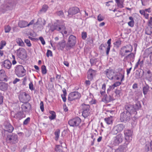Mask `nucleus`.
<instances>
[{"instance_id": "nucleus-1", "label": "nucleus", "mask_w": 152, "mask_h": 152, "mask_svg": "<svg viewBox=\"0 0 152 152\" xmlns=\"http://www.w3.org/2000/svg\"><path fill=\"white\" fill-rule=\"evenodd\" d=\"M76 38L75 36L73 35L69 36L68 42L66 45V49L67 50H70L72 47L75 46L76 43Z\"/></svg>"}, {"instance_id": "nucleus-2", "label": "nucleus", "mask_w": 152, "mask_h": 152, "mask_svg": "<svg viewBox=\"0 0 152 152\" xmlns=\"http://www.w3.org/2000/svg\"><path fill=\"white\" fill-rule=\"evenodd\" d=\"M132 115L130 112L124 111L120 115V120L122 122L125 123L129 121L132 118Z\"/></svg>"}, {"instance_id": "nucleus-3", "label": "nucleus", "mask_w": 152, "mask_h": 152, "mask_svg": "<svg viewBox=\"0 0 152 152\" xmlns=\"http://www.w3.org/2000/svg\"><path fill=\"white\" fill-rule=\"evenodd\" d=\"M6 141L8 143H15L18 141V136L15 134H9L7 135Z\"/></svg>"}, {"instance_id": "nucleus-4", "label": "nucleus", "mask_w": 152, "mask_h": 152, "mask_svg": "<svg viewBox=\"0 0 152 152\" xmlns=\"http://www.w3.org/2000/svg\"><path fill=\"white\" fill-rule=\"evenodd\" d=\"M132 50V47L131 45H126L121 48L120 54L121 56H124L127 53L131 52Z\"/></svg>"}, {"instance_id": "nucleus-5", "label": "nucleus", "mask_w": 152, "mask_h": 152, "mask_svg": "<svg viewBox=\"0 0 152 152\" xmlns=\"http://www.w3.org/2000/svg\"><path fill=\"white\" fill-rule=\"evenodd\" d=\"M15 68V72L18 77H22L25 75L26 70L22 65H17Z\"/></svg>"}, {"instance_id": "nucleus-6", "label": "nucleus", "mask_w": 152, "mask_h": 152, "mask_svg": "<svg viewBox=\"0 0 152 152\" xmlns=\"http://www.w3.org/2000/svg\"><path fill=\"white\" fill-rule=\"evenodd\" d=\"M124 137L123 134L119 133L113 138V144L115 145H118L123 142Z\"/></svg>"}, {"instance_id": "nucleus-7", "label": "nucleus", "mask_w": 152, "mask_h": 152, "mask_svg": "<svg viewBox=\"0 0 152 152\" xmlns=\"http://www.w3.org/2000/svg\"><path fill=\"white\" fill-rule=\"evenodd\" d=\"M17 56L22 59H26L27 57V53L25 49L20 48L16 50Z\"/></svg>"}, {"instance_id": "nucleus-8", "label": "nucleus", "mask_w": 152, "mask_h": 152, "mask_svg": "<svg viewBox=\"0 0 152 152\" xmlns=\"http://www.w3.org/2000/svg\"><path fill=\"white\" fill-rule=\"evenodd\" d=\"M19 98L20 102L23 103H26L30 99V96L25 92H22L20 93Z\"/></svg>"}, {"instance_id": "nucleus-9", "label": "nucleus", "mask_w": 152, "mask_h": 152, "mask_svg": "<svg viewBox=\"0 0 152 152\" xmlns=\"http://www.w3.org/2000/svg\"><path fill=\"white\" fill-rule=\"evenodd\" d=\"M81 122V119L77 117L69 120L68 124L70 126H77L79 125Z\"/></svg>"}, {"instance_id": "nucleus-10", "label": "nucleus", "mask_w": 152, "mask_h": 152, "mask_svg": "<svg viewBox=\"0 0 152 152\" xmlns=\"http://www.w3.org/2000/svg\"><path fill=\"white\" fill-rule=\"evenodd\" d=\"M80 96L81 95L78 92L75 91L72 92L69 94L68 100L70 101H72L75 99L80 98Z\"/></svg>"}, {"instance_id": "nucleus-11", "label": "nucleus", "mask_w": 152, "mask_h": 152, "mask_svg": "<svg viewBox=\"0 0 152 152\" xmlns=\"http://www.w3.org/2000/svg\"><path fill=\"white\" fill-rule=\"evenodd\" d=\"M125 127L122 124H119L114 126L111 131V133L113 134H117L118 132L122 131Z\"/></svg>"}, {"instance_id": "nucleus-12", "label": "nucleus", "mask_w": 152, "mask_h": 152, "mask_svg": "<svg viewBox=\"0 0 152 152\" xmlns=\"http://www.w3.org/2000/svg\"><path fill=\"white\" fill-rule=\"evenodd\" d=\"M124 107L125 112H130L132 114H136L137 113L135 109L134 108L133 106L129 104L126 103L125 104Z\"/></svg>"}, {"instance_id": "nucleus-13", "label": "nucleus", "mask_w": 152, "mask_h": 152, "mask_svg": "<svg viewBox=\"0 0 152 152\" xmlns=\"http://www.w3.org/2000/svg\"><path fill=\"white\" fill-rule=\"evenodd\" d=\"M107 77L110 79H115V72L114 70L111 69H107L104 71Z\"/></svg>"}, {"instance_id": "nucleus-14", "label": "nucleus", "mask_w": 152, "mask_h": 152, "mask_svg": "<svg viewBox=\"0 0 152 152\" xmlns=\"http://www.w3.org/2000/svg\"><path fill=\"white\" fill-rule=\"evenodd\" d=\"M125 139L128 142H130L132 139V132L130 130H126L124 131Z\"/></svg>"}, {"instance_id": "nucleus-15", "label": "nucleus", "mask_w": 152, "mask_h": 152, "mask_svg": "<svg viewBox=\"0 0 152 152\" xmlns=\"http://www.w3.org/2000/svg\"><path fill=\"white\" fill-rule=\"evenodd\" d=\"M96 71L91 69H89L87 72V78L90 80H93V77L95 76Z\"/></svg>"}, {"instance_id": "nucleus-16", "label": "nucleus", "mask_w": 152, "mask_h": 152, "mask_svg": "<svg viewBox=\"0 0 152 152\" xmlns=\"http://www.w3.org/2000/svg\"><path fill=\"white\" fill-rule=\"evenodd\" d=\"M103 96L104 97L102 99V101L105 103H108L114 99L113 97L110 95H109V96H108L107 94H105Z\"/></svg>"}, {"instance_id": "nucleus-17", "label": "nucleus", "mask_w": 152, "mask_h": 152, "mask_svg": "<svg viewBox=\"0 0 152 152\" xmlns=\"http://www.w3.org/2000/svg\"><path fill=\"white\" fill-rule=\"evenodd\" d=\"M60 27H58L57 26H56L54 27V29L57 30L58 31H60L61 30H62L61 31V33L63 34H66L67 33V31L66 29V28L65 27V26L64 25H61Z\"/></svg>"}, {"instance_id": "nucleus-18", "label": "nucleus", "mask_w": 152, "mask_h": 152, "mask_svg": "<svg viewBox=\"0 0 152 152\" xmlns=\"http://www.w3.org/2000/svg\"><path fill=\"white\" fill-rule=\"evenodd\" d=\"M2 65L5 68L10 69L12 66V63L9 60L7 59L2 62Z\"/></svg>"}, {"instance_id": "nucleus-19", "label": "nucleus", "mask_w": 152, "mask_h": 152, "mask_svg": "<svg viewBox=\"0 0 152 152\" xmlns=\"http://www.w3.org/2000/svg\"><path fill=\"white\" fill-rule=\"evenodd\" d=\"M0 80L1 81H7V78L5 72L3 69L0 70Z\"/></svg>"}, {"instance_id": "nucleus-20", "label": "nucleus", "mask_w": 152, "mask_h": 152, "mask_svg": "<svg viewBox=\"0 0 152 152\" xmlns=\"http://www.w3.org/2000/svg\"><path fill=\"white\" fill-rule=\"evenodd\" d=\"M31 105L29 103H26L21 105V108L23 111V112H26L28 111L31 108Z\"/></svg>"}, {"instance_id": "nucleus-21", "label": "nucleus", "mask_w": 152, "mask_h": 152, "mask_svg": "<svg viewBox=\"0 0 152 152\" xmlns=\"http://www.w3.org/2000/svg\"><path fill=\"white\" fill-rule=\"evenodd\" d=\"M66 44L65 41L62 40L58 43L57 47L58 50H62L66 46Z\"/></svg>"}, {"instance_id": "nucleus-22", "label": "nucleus", "mask_w": 152, "mask_h": 152, "mask_svg": "<svg viewBox=\"0 0 152 152\" xmlns=\"http://www.w3.org/2000/svg\"><path fill=\"white\" fill-rule=\"evenodd\" d=\"M6 131L11 133L14 130V127L9 123H7L5 125Z\"/></svg>"}, {"instance_id": "nucleus-23", "label": "nucleus", "mask_w": 152, "mask_h": 152, "mask_svg": "<svg viewBox=\"0 0 152 152\" xmlns=\"http://www.w3.org/2000/svg\"><path fill=\"white\" fill-rule=\"evenodd\" d=\"M135 57V55L133 53H131L129 55H127L125 57V58L130 61L133 62Z\"/></svg>"}, {"instance_id": "nucleus-24", "label": "nucleus", "mask_w": 152, "mask_h": 152, "mask_svg": "<svg viewBox=\"0 0 152 152\" xmlns=\"http://www.w3.org/2000/svg\"><path fill=\"white\" fill-rule=\"evenodd\" d=\"M127 148V145H120L117 149V152H124L126 150Z\"/></svg>"}, {"instance_id": "nucleus-25", "label": "nucleus", "mask_w": 152, "mask_h": 152, "mask_svg": "<svg viewBox=\"0 0 152 152\" xmlns=\"http://www.w3.org/2000/svg\"><path fill=\"white\" fill-rule=\"evenodd\" d=\"M18 26L21 28L26 27L28 26V22L25 21H20L18 23Z\"/></svg>"}, {"instance_id": "nucleus-26", "label": "nucleus", "mask_w": 152, "mask_h": 152, "mask_svg": "<svg viewBox=\"0 0 152 152\" xmlns=\"http://www.w3.org/2000/svg\"><path fill=\"white\" fill-rule=\"evenodd\" d=\"M145 151L147 152L152 151V140L151 141L149 144H146L145 147Z\"/></svg>"}, {"instance_id": "nucleus-27", "label": "nucleus", "mask_w": 152, "mask_h": 152, "mask_svg": "<svg viewBox=\"0 0 152 152\" xmlns=\"http://www.w3.org/2000/svg\"><path fill=\"white\" fill-rule=\"evenodd\" d=\"M8 85L4 83H0V89L3 91L6 90L8 88Z\"/></svg>"}, {"instance_id": "nucleus-28", "label": "nucleus", "mask_w": 152, "mask_h": 152, "mask_svg": "<svg viewBox=\"0 0 152 152\" xmlns=\"http://www.w3.org/2000/svg\"><path fill=\"white\" fill-rule=\"evenodd\" d=\"M16 42L17 44L20 46L24 47L25 45L22 39L19 38H18L16 39Z\"/></svg>"}, {"instance_id": "nucleus-29", "label": "nucleus", "mask_w": 152, "mask_h": 152, "mask_svg": "<svg viewBox=\"0 0 152 152\" xmlns=\"http://www.w3.org/2000/svg\"><path fill=\"white\" fill-rule=\"evenodd\" d=\"M149 86L148 85L146 84V85L143 87V93L144 95H146L149 91Z\"/></svg>"}, {"instance_id": "nucleus-30", "label": "nucleus", "mask_w": 152, "mask_h": 152, "mask_svg": "<svg viewBox=\"0 0 152 152\" xmlns=\"http://www.w3.org/2000/svg\"><path fill=\"white\" fill-rule=\"evenodd\" d=\"M79 10H69V11H65V13H67L68 15H72L79 12Z\"/></svg>"}, {"instance_id": "nucleus-31", "label": "nucleus", "mask_w": 152, "mask_h": 152, "mask_svg": "<svg viewBox=\"0 0 152 152\" xmlns=\"http://www.w3.org/2000/svg\"><path fill=\"white\" fill-rule=\"evenodd\" d=\"M23 112L20 111L15 115L14 117L19 119H20L23 118Z\"/></svg>"}, {"instance_id": "nucleus-32", "label": "nucleus", "mask_w": 152, "mask_h": 152, "mask_svg": "<svg viewBox=\"0 0 152 152\" xmlns=\"http://www.w3.org/2000/svg\"><path fill=\"white\" fill-rule=\"evenodd\" d=\"M106 84H103L102 87L100 91V93L102 96L104 95L105 94Z\"/></svg>"}, {"instance_id": "nucleus-33", "label": "nucleus", "mask_w": 152, "mask_h": 152, "mask_svg": "<svg viewBox=\"0 0 152 152\" xmlns=\"http://www.w3.org/2000/svg\"><path fill=\"white\" fill-rule=\"evenodd\" d=\"M49 113L51 114V115L49 116V119L51 120L55 119L56 117L55 112L53 111H50Z\"/></svg>"}, {"instance_id": "nucleus-34", "label": "nucleus", "mask_w": 152, "mask_h": 152, "mask_svg": "<svg viewBox=\"0 0 152 152\" xmlns=\"http://www.w3.org/2000/svg\"><path fill=\"white\" fill-rule=\"evenodd\" d=\"M145 33L148 35H150L152 33V27L149 26L145 29Z\"/></svg>"}, {"instance_id": "nucleus-35", "label": "nucleus", "mask_w": 152, "mask_h": 152, "mask_svg": "<svg viewBox=\"0 0 152 152\" xmlns=\"http://www.w3.org/2000/svg\"><path fill=\"white\" fill-rule=\"evenodd\" d=\"M129 19L130 21L128 23V25L131 27H132L134 26V21L132 17L130 16L129 17Z\"/></svg>"}, {"instance_id": "nucleus-36", "label": "nucleus", "mask_w": 152, "mask_h": 152, "mask_svg": "<svg viewBox=\"0 0 152 152\" xmlns=\"http://www.w3.org/2000/svg\"><path fill=\"white\" fill-rule=\"evenodd\" d=\"M111 39H109L107 42V44H108V46L106 50V54L107 55L109 54V52L110 51V44H111Z\"/></svg>"}, {"instance_id": "nucleus-37", "label": "nucleus", "mask_w": 152, "mask_h": 152, "mask_svg": "<svg viewBox=\"0 0 152 152\" xmlns=\"http://www.w3.org/2000/svg\"><path fill=\"white\" fill-rule=\"evenodd\" d=\"M90 106L89 105H87L85 104H83L82 105V108L83 111L86 110H89Z\"/></svg>"}, {"instance_id": "nucleus-38", "label": "nucleus", "mask_w": 152, "mask_h": 152, "mask_svg": "<svg viewBox=\"0 0 152 152\" xmlns=\"http://www.w3.org/2000/svg\"><path fill=\"white\" fill-rule=\"evenodd\" d=\"M122 75V73L119 72H115V79L117 80H119Z\"/></svg>"}, {"instance_id": "nucleus-39", "label": "nucleus", "mask_w": 152, "mask_h": 152, "mask_svg": "<svg viewBox=\"0 0 152 152\" xmlns=\"http://www.w3.org/2000/svg\"><path fill=\"white\" fill-rule=\"evenodd\" d=\"M60 130L59 129L56 130L54 134L55 136V140L57 141L59 137Z\"/></svg>"}, {"instance_id": "nucleus-40", "label": "nucleus", "mask_w": 152, "mask_h": 152, "mask_svg": "<svg viewBox=\"0 0 152 152\" xmlns=\"http://www.w3.org/2000/svg\"><path fill=\"white\" fill-rule=\"evenodd\" d=\"M90 114L89 110H86L85 111H83L82 115L84 118H86Z\"/></svg>"}, {"instance_id": "nucleus-41", "label": "nucleus", "mask_w": 152, "mask_h": 152, "mask_svg": "<svg viewBox=\"0 0 152 152\" xmlns=\"http://www.w3.org/2000/svg\"><path fill=\"white\" fill-rule=\"evenodd\" d=\"M104 121L108 124H110L112 123V117H108L104 119Z\"/></svg>"}, {"instance_id": "nucleus-42", "label": "nucleus", "mask_w": 152, "mask_h": 152, "mask_svg": "<svg viewBox=\"0 0 152 152\" xmlns=\"http://www.w3.org/2000/svg\"><path fill=\"white\" fill-rule=\"evenodd\" d=\"M113 11L115 12V15L117 17H119L122 15V12L121 11L119 10H113Z\"/></svg>"}, {"instance_id": "nucleus-43", "label": "nucleus", "mask_w": 152, "mask_h": 152, "mask_svg": "<svg viewBox=\"0 0 152 152\" xmlns=\"http://www.w3.org/2000/svg\"><path fill=\"white\" fill-rule=\"evenodd\" d=\"M11 29V27L9 25L4 26V31L5 33H9Z\"/></svg>"}, {"instance_id": "nucleus-44", "label": "nucleus", "mask_w": 152, "mask_h": 152, "mask_svg": "<svg viewBox=\"0 0 152 152\" xmlns=\"http://www.w3.org/2000/svg\"><path fill=\"white\" fill-rule=\"evenodd\" d=\"M140 12L141 15H144L146 18H148V14L145 13L144 10H140Z\"/></svg>"}, {"instance_id": "nucleus-45", "label": "nucleus", "mask_w": 152, "mask_h": 152, "mask_svg": "<svg viewBox=\"0 0 152 152\" xmlns=\"http://www.w3.org/2000/svg\"><path fill=\"white\" fill-rule=\"evenodd\" d=\"M42 72L43 74H45L47 73V70L45 65H42L41 67Z\"/></svg>"}, {"instance_id": "nucleus-46", "label": "nucleus", "mask_w": 152, "mask_h": 152, "mask_svg": "<svg viewBox=\"0 0 152 152\" xmlns=\"http://www.w3.org/2000/svg\"><path fill=\"white\" fill-rule=\"evenodd\" d=\"M60 145H56L55 148V151L56 152H63L62 150L60 148Z\"/></svg>"}, {"instance_id": "nucleus-47", "label": "nucleus", "mask_w": 152, "mask_h": 152, "mask_svg": "<svg viewBox=\"0 0 152 152\" xmlns=\"http://www.w3.org/2000/svg\"><path fill=\"white\" fill-rule=\"evenodd\" d=\"M24 41L28 46L30 47L31 46V44L30 42V41L29 39H25Z\"/></svg>"}, {"instance_id": "nucleus-48", "label": "nucleus", "mask_w": 152, "mask_h": 152, "mask_svg": "<svg viewBox=\"0 0 152 152\" xmlns=\"http://www.w3.org/2000/svg\"><path fill=\"white\" fill-rule=\"evenodd\" d=\"M97 61V60L96 58H92L90 60V62L91 65L95 64Z\"/></svg>"}, {"instance_id": "nucleus-49", "label": "nucleus", "mask_w": 152, "mask_h": 152, "mask_svg": "<svg viewBox=\"0 0 152 152\" xmlns=\"http://www.w3.org/2000/svg\"><path fill=\"white\" fill-rule=\"evenodd\" d=\"M6 45V42L5 41H1L0 44V49H2L3 47L5 46Z\"/></svg>"}, {"instance_id": "nucleus-50", "label": "nucleus", "mask_w": 152, "mask_h": 152, "mask_svg": "<svg viewBox=\"0 0 152 152\" xmlns=\"http://www.w3.org/2000/svg\"><path fill=\"white\" fill-rule=\"evenodd\" d=\"M104 18L101 14H99L97 16V20L99 21H101L103 20Z\"/></svg>"}, {"instance_id": "nucleus-51", "label": "nucleus", "mask_w": 152, "mask_h": 152, "mask_svg": "<svg viewBox=\"0 0 152 152\" xmlns=\"http://www.w3.org/2000/svg\"><path fill=\"white\" fill-rule=\"evenodd\" d=\"M30 118L29 117L27 118L23 122V125H27L30 122Z\"/></svg>"}, {"instance_id": "nucleus-52", "label": "nucleus", "mask_w": 152, "mask_h": 152, "mask_svg": "<svg viewBox=\"0 0 152 152\" xmlns=\"http://www.w3.org/2000/svg\"><path fill=\"white\" fill-rule=\"evenodd\" d=\"M141 107V104L140 102H137L135 104V110H136L137 109H139Z\"/></svg>"}, {"instance_id": "nucleus-53", "label": "nucleus", "mask_w": 152, "mask_h": 152, "mask_svg": "<svg viewBox=\"0 0 152 152\" xmlns=\"http://www.w3.org/2000/svg\"><path fill=\"white\" fill-rule=\"evenodd\" d=\"M146 51L148 54H152V47L146 50Z\"/></svg>"}, {"instance_id": "nucleus-54", "label": "nucleus", "mask_w": 152, "mask_h": 152, "mask_svg": "<svg viewBox=\"0 0 152 152\" xmlns=\"http://www.w3.org/2000/svg\"><path fill=\"white\" fill-rule=\"evenodd\" d=\"M115 93L118 96H120L122 94L121 91L119 90H116Z\"/></svg>"}, {"instance_id": "nucleus-55", "label": "nucleus", "mask_w": 152, "mask_h": 152, "mask_svg": "<svg viewBox=\"0 0 152 152\" xmlns=\"http://www.w3.org/2000/svg\"><path fill=\"white\" fill-rule=\"evenodd\" d=\"M82 37L83 39H85L87 37V33L85 32H83L82 33Z\"/></svg>"}, {"instance_id": "nucleus-56", "label": "nucleus", "mask_w": 152, "mask_h": 152, "mask_svg": "<svg viewBox=\"0 0 152 152\" xmlns=\"http://www.w3.org/2000/svg\"><path fill=\"white\" fill-rule=\"evenodd\" d=\"M123 2L121 0L120 2L117 3V5L118 7L121 8L123 7Z\"/></svg>"}, {"instance_id": "nucleus-57", "label": "nucleus", "mask_w": 152, "mask_h": 152, "mask_svg": "<svg viewBox=\"0 0 152 152\" xmlns=\"http://www.w3.org/2000/svg\"><path fill=\"white\" fill-rule=\"evenodd\" d=\"M121 82H115L113 84L112 86H113L114 88L115 87H116L118 86H119L121 84Z\"/></svg>"}, {"instance_id": "nucleus-58", "label": "nucleus", "mask_w": 152, "mask_h": 152, "mask_svg": "<svg viewBox=\"0 0 152 152\" xmlns=\"http://www.w3.org/2000/svg\"><path fill=\"white\" fill-rule=\"evenodd\" d=\"M47 56L49 57V56H52V51L49 50H47V53H46Z\"/></svg>"}, {"instance_id": "nucleus-59", "label": "nucleus", "mask_w": 152, "mask_h": 152, "mask_svg": "<svg viewBox=\"0 0 152 152\" xmlns=\"http://www.w3.org/2000/svg\"><path fill=\"white\" fill-rule=\"evenodd\" d=\"M3 98L4 97L2 95V94L1 93H0V104H2L3 102Z\"/></svg>"}, {"instance_id": "nucleus-60", "label": "nucleus", "mask_w": 152, "mask_h": 152, "mask_svg": "<svg viewBox=\"0 0 152 152\" xmlns=\"http://www.w3.org/2000/svg\"><path fill=\"white\" fill-rule=\"evenodd\" d=\"M115 45H116L117 47H119L121 44V42L120 40H117L114 43Z\"/></svg>"}, {"instance_id": "nucleus-61", "label": "nucleus", "mask_w": 152, "mask_h": 152, "mask_svg": "<svg viewBox=\"0 0 152 152\" xmlns=\"http://www.w3.org/2000/svg\"><path fill=\"white\" fill-rule=\"evenodd\" d=\"M114 88L113 86L112 85L109 86V88H107V93L109 94L110 91L111 90H113Z\"/></svg>"}, {"instance_id": "nucleus-62", "label": "nucleus", "mask_w": 152, "mask_h": 152, "mask_svg": "<svg viewBox=\"0 0 152 152\" xmlns=\"http://www.w3.org/2000/svg\"><path fill=\"white\" fill-rule=\"evenodd\" d=\"M40 108L42 112L44 111V104L42 101H41L40 103Z\"/></svg>"}, {"instance_id": "nucleus-63", "label": "nucleus", "mask_w": 152, "mask_h": 152, "mask_svg": "<svg viewBox=\"0 0 152 152\" xmlns=\"http://www.w3.org/2000/svg\"><path fill=\"white\" fill-rule=\"evenodd\" d=\"M39 39L40 40L41 42V43L43 45H44L45 44V42L42 37H40L39 38Z\"/></svg>"}, {"instance_id": "nucleus-64", "label": "nucleus", "mask_w": 152, "mask_h": 152, "mask_svg": "<svg viewBox=\"0 0 152 152\" xmlns=\"http://www.w3.org/2000/svg\"><path fill=\"white\" fill-rule=\"evenodd\" d=\"M29 89L31 91L33 90L34 88H33V84L32 82H31L29 84Z\"/></svg>"}]
</instances>
